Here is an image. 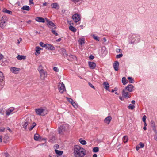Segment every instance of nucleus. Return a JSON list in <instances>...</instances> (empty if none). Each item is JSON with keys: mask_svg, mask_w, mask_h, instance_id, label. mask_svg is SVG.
<instances>
[{"mask_svg": "<svg viewBox=\"0 0 157 157\" xmlns=\"http://www.w3.org/2000/svg\"><path fill=\"white\" fill-rule=\"evenodd\" d=\"M74 153L75 157H83L86 155V151L80 146L76 145L74 147Z\"/></svg>", "mask_w": 157, "mask_h": 157, "instance_id": "f257e3e1", "label": "nucleus"}, {"mask_svg": "<svg viewBox=\"0 0 157 157\" xmlns=\"http://www.w3.org/2000/svg\"><path fill=\"white\" fill-rule=\"evenodd\" d=\"M62 51L63 52V55H64L65 56L67 57L68 60L71 61L76 59V58L75 56L73 55L70 54L68 55L66 52V50L64 48H62Z\"/></svg>", "mask_w": 157, "mask_h": 157, "instance_id": "f03ea898", "label": "nucleus"}, {"mask_svg": "<svg viewBox=\"0 0 157 157\" xmlns=\"http://www.w3.org/2000/svg\"><path fill=\"white\" fill-rule=\"evenodd\" d=\"M6 16H2L0 20V27L4 28L6 25Z\"/></svg>", "mask_w": 157, "mask_h": 157, "instance_id": "7ed1b4c3", "label": "nucleus"}, {"mask_svg": "<svg viewBox=\"0 0 157 157\" xmlns=\"http://www.w3.org/2000/svg\"><path fill=\"white\" fill-rule=\"evenodd\" d=\"M67 125H61L58 128L59 133L63 134L66 130L67 129Z\"/></svg>", "mask_w": 157, "mask_h": 157, "instance_id": "20e7f679", "label": "nucleus"}, {"mask_svg": "<svg viewBox=\"0 0 157 157\" xmlns=\"http://www.w3.org/2000/svg\"><path fill=\"white\" fill-rule=\"evenodd\" d=\"M72 18L75 23L78 22L81 19V16L78 13H75L73 15Z\"/></svg>", "mask_w": 157, "mask_h": 157, "instance_id": "39448f33", "label": "nucleus"}, {"mask_svg": "<svg viewBox=\"0 0 157 157\" xmlns=\"http://www.w3.org/2000/svg\"><path fill=\"white\" fill-rule=\"evenodd\" d=\"M35 112L36 114L39 115L44 116L45 114H44V112L45 110L43 109L42 108L35 109Z\"/></svg>", "mask_w": 157, "mask_h": 157, "instance_id": "423d86ee", "label": "nucleus"}, {"mask_svg": "<svg viewBox=\"0 0 157 157\" xmlns=\"http://www.w3.org/2000/svg\"><path fill=\"white\" fill-rule=\"evenodd\" d=\"M45 19L46 20V22H47V25H48L49 27L51 28H52V27H54V29H56V27L53 22L50 21L47 18H45Z\"/></svg>", "mask_w": 157, "mask_h": 157, "instance_id": "0eeeda50", "label": "nucleus"}, {"mask_svg": "<svg viewBox=\"0 0 157 157\" xmlns=\"http://www.w3.org/2000/svg\"><path fill=\"white\" fill-rule=\"evenodd\" d=\"M58 88L59 92L61 93H63L64 91H66L65 86L63 83H59L58 86Z\"/></svg>", "mask_w": 157, "mask_h": 157, "instance_id": "6e6552de", "label": "nucleus"}, {"mask_svg": "<svg viewBox=\"0 0 157 157\" xmlns=\"http://www.w3.org/2000/svg\"><path fill=\"white\" fill-rule=\"evenodd\" d=\"M136 35L135 34H131L129 35V43L133 44L135 42L136 39H135Z\"/></svg>", "mask_w": 157, "mask_h": 157, "instance_id": "1a4fd4ad", "label": "nucleus"}, {"mask_svg": "<svg viewBox=\"0 0 157 157\" xmlns=\"http://www.w3.org/2000/svg\"><path fill=\"white\" fill-rule=\"evenodd\" d=\"M101 56L104 57L107 53V51L106 50V48L105 46H103L102 47L101 49Z\"/></svg>", "mask_w": 157, "mask_h": 157, "instance_id": "9d476101", "label": "nucleus"}, {"mask_svg": "<svg viewBox=\"0 0 157 157\" xmlns=\"http://www.w3.org/2000/svg\"><path fill=\"white\" fill-rule=\"evenodd\" d=\"M122 94L123 97L124 98H128V86L123 90Z\"/></svg>", "mask_w": 157, "mask_h": 157, "instance_id": "9b49d317", "label": "nucleus"}, {"mask_svg": "<svg viewBox=\"0 0 157 157\" xmlns=\"http://www.w3.org/2000/svg\"><path fill=\"white\" fill-rule=\"evenodd\" d=\"M40 74V78L42 80L45 79V77L47 76V73L46 72H45L44 71L39 72Z\"/></svg>", "mask_w": 157, "mask_h": 157, "instance_id": "f8f14e48", "label": "nucleus"}, {"mask_svg": "<svg viewBox=\"0 0 157 157\" xmlns=\"http://www.w3.org/2000/svg\"><path fill=\"white\" fill-rule=\"evenodd\" d=\"M14 108L13 107H10L6 111V115L7 116H9L10 115L11 112H13L14 110Z\"/></svg>", "mask_w": 157, "mask_h": 157, "instance_id": "ddd939ff", "label": "nucleus"}, {"mask_svg": "<svg viewBox=\"0 0 157 157\" xmlns=\"http://www.w3.org/2000/svg\"><path fill=\"white\" fill-rule=\"evenodd\" d=\"M89 66L90 69H94L96 67V64L94 62L89 61L88 62Z\"/></svg>", "mask_w": 157, "mask_h": 157, "instance_id": "4468645a", "label": "nucleus"}, {"mask_svg": "<svg viewBox=\"0 0 157 157\" xmlns=\"http://www.w3.org/2000/svg\"><path fill=\"white\" fill-rule=\"evenodd\" d=\"M46 48L51 50H54L55 49V47L52 45L49 44H46Z\"/></svg>", "mask_w": 157, "mask_h": 157, "instance_id": "2eb2a0df", "label": "nucleus"}, {"mask_svg": "<svg viewBox=\"0 0 157 157\" xmlns=\"http://www.w3.org/2000/svg\"><path fill=\"white\" fill-rule=\"evenodd\" d=\"M119 66V63L117 61H116L114 63L113 65V67L114 70L116 71H117L118 70V68Z\"/></svg>", "mask_w": 157, "mask_h": 157, "instance_id": "dca6fc26", "label": "nucleus"}, {"mask_svg": "<svg viewBox=\"0 0 157 157\" xmlns=\"http://www.w3.org/2000/svg\"><path fill=\"white\" fill-rule=\"evenodd\" d=\"M111 119V117L110 116H108L104 120V122L105 123L109 124L110 123Z\"/></svg>", "mask_w": 157, "mask_h": 157, "instance_id": "f3484780", "label": "nucleus"}, {"mask_svg": "<svg viewBox=\"0 0 157 157\" xmlns=\"http://www.w3.org/2000/svg\"><path fill=\"white\" fill-rule=\"evenodd\" d=\"M103 85L104 86V87L107 90L110 92V91L109 89V84L107 82H103Z\"/></svg>", "mask_w": 157, "mask_h": 157, "instance_id": "a211bd4d", "label": "nucleus"}, {"mask_svg": "<svg viewBox=\"0 0 157 157\" xmlns=\"http://www.w3.org/2000/svg\"><path fill=\"white\" fill-rule=\"evenodd\" d=\"M35 20L38 22L44 23L45 20L42 17H37L35 18Z\"/></svg>", "mask_w": 157, "mask_h": 157, "instance_id": "6ab92c4d", "label": "nucleus"}, {"mask_svg": "<svg viewBox=\"0 0 157 157\" xmlns=\"http://www.w3.org/2000/svg\"><path fill=\"white\" fill-rule=\"evenodd\" d=\"M51 6L52 8L56 9L57 10H58L59 8V5L57 3H56L51 4Z\"/></svg>", "mask_w": 157, "mask_h": 157, "instance_id": "aec40b11", "label": "nucleus"}, {"mask_svg": "<svg viewBox=\"0 0 157 157\" xmlns=\"http://www.w3.org/2000/svg\"><path fill=\"white\" fill-rule=\"evenodd\" d=\"M134 90V87L132 84L128 85V91L132 92Z\"/></svg>", "mask_w": 157, "mask_h": 157, "instance_id": "412c9836", "label": "nucleus"}, {"mask_svg": "<svg viewBox=\"0 0 157 157\" xmlns=\"http://www.w3.org/2000/svg\"><path fill=\"white\" fill-rule=\"evenodd\" d=\"M17 58L19 60H25L26 59V56L23 55H18L17 57Z\"/></svg>", "mask_w": 157, "mask_h": 157, "instance_id": "4be33fe9", "label": "nucleus"}, {"mask_svg": "<svg viewBox=\"0 0 157 157\" xmlns=\"http://www.w3.org/2000/svg\"><path fill=\"white\" fill-rule=\"evenodd\" d=\"M11 71L13 72L14 73H16V71L19 70V69L18 68H17L15 67H13L11 68Z\"/></svg>", "mask_w": 157, "mask_h": 157, "instance_id": "5701e85b", "label": "nucleus"}, {"mask_svg": "<svg viewBox=\"0 0 157 157\" xmlns=\"http://www.w3.org/2000/svg\"><path fill=\"white\" fill-rule=\"evenodd\" d=\"M34 139L36 141L40 140V135L37 134H36L34 136Z\"/></svg>", "mask_w": 157, "mask_h": 157, "instance_id": "b1692460", "label": "nucleus"}, {"mask_svg": "<svg viewBox=\"0 0 157 157\" xmlns=\"http://www.w3.org/2000/svg\"><path fill=\"white\" fill-rule=\"evenodd\" d=\"M21 9L25 10L27 11H29L30 10V8L29 6L25 5L24 6L21 8Z\"/></svg>", "mask_w": 157, "mask_h": 157, "instance_id": "393cba45", "label": "nucleus"}, {"mask_svg": "<svg viewBox=\"0 0 157 157\" xmlns=\"http://www.w3.org/2000/svg\"><path fill=\"white\" fill-rule=\"evenodd\" d=\"M41 48L37 46L36 47V53H37L38 54H39L40 53Z\"/></svg>", "mask_w": 157, "mask_h": 157, "instance_id": "a878e982", "label": "nucleus"}, {"mask_svg": "<svg viewBox=\"0 0 157 157\" xmlns=\"http://www.w3.org/2000/svg\"><path fill=\"white\" fill-rule=\"evenodd\" d=\"M69 29L70 30L72 31L73 32H75L76 31V28L71 25H70L69 26Z\"/></svg>", "mask_w": 157, "mask_h": 157, "instance_id": "bb28decb", "label": "nucleus"}, {"mask_svg": "<svg viewBox=\"0 0 157 157\" xmlns=\"http://www.w3.org/2000/svg\"><path fill=\"white\" fill-rule=\"evenodd\" d=\"M55 153L59 156L61 155L63 153V152L62 151H60L58 150L55 149Z\"/></svg>", "mask_w": 157, "mask_h": 157, "instance_id": "cd10ccee", "label": "nucleus"}, {"mask_svg": "<svg viewBox=\"0 0 157 157\" xmlns=\"http://www.w3.org/2000/svg\"><path fill=\"white\" fill-rule=\"evenodd\" d=\"M3 12L9 14H10L11 15L12 14V11H10L7 9H3Z\"/></svg>", "mask_w": 157, "mask_h": 157, "instance_id": "c85d7f7f", "label": "nucleus"}, {"mask_svg": "<svg viewBox=\"0 0 157 157\" xmlns=\"http://www.w3.org/2000/svg\"><path fill=\"white\" fill-rule=\"evenodd\" d=\"M79 141L82 145H86L87 143L86 142L85 140H83L82 138L79 139Z\"/></svg>", "mask_w": 157, "mask_h": 157, "instance_id": "c756f323", "label": "nucleus"}, {"mask_svg": "<svg viewBox=\"0 0 157 157\" xmlns=\"http://www.w3.org/2000/svg\"><path fill=\"white\" fill-rule=\"evenodd\" d=\"M85 40L84 38L80 39L79 40V42L80 44L81 45H82L85 43Z\"/></svg>", "mask_w": 157, "mask_h": 157, "instance_id": "7c9ffc66", "label": "nucleus"}, {"mask_svg": "<svg viewBox=\"0 0 157 157\" xmlns=\"http://www.w3.org/2000/svg\"><path fill=\"white\" fill-rule=\"evenodd\" d=\"M128 82L133 83L135 82L134 78L131 77H128Z\"/></svg>", "mask_w": 157, "mask_h": 157, "instance_id": "2f4dec72", "label": "nucleus"}, {"mask_svg": "<svg viewBox=\"0 0 157 157\" xmlns=\"http://www.w3.org/2000/svg\"><path fill=\"white\" fill-rule=\"evenodd\" d=\"M122 82L123 84L124 85H125L127 83V80L125 77H123L122 78Z\"/></svg>", "mask_w": 157, "mask_h": 157, "instance_id": "473e14b6", "label": "nucleus"}, {"mask_svg": "<svg viewBox=\"0 0 157 157\" xmlns=\"http://www.w3.org/2000/svg\"><path fill=\"white\" fill-rule=\"evenodd\" d=\"M135 108V106L134 105L130 104L128 106V108L129 109H130L132 110L134 109Z\"/></svg>", "mask_w": 157, "mask_h": 157, "instance_id": "72a5a7b5", "label": "nucleus"}, {"mask_svg": "<svg viewBox=\"0 0 157 157\" xmlns=\"http://www.w3.org/2000/svg\"><path fill=\"white\" fill-rule=\"evenodd\" d=\"M29 124V122H26L25 123L24 125H23V127L25 130L27 129V125Z\"/></svg>", "mask_w": 157, "mask_h": 157, "instance_id": "f704fd0d", "label": "nucleus"}, {"mask_svg": "<svg viewBox=\"0 0 157 157\" xmlns=\"http://www.w3.org/2000/svg\"><path fill=\"white\" fill-rule=\"evenodd\" d=\"M4 76L2 72L0 71V82H1L4 79Z\"/></svg>", "mask_w": 157, "mask_h": 157, "instance_id": "c9c22d12", "label": "nucleus"}, {"mask_svg": "<svg viewBox=\"0 0 157 157\" xmlns=\"http://www.w3.org/2000/svg\"><path fill=\"white\" fill-rule=\"evenodd\" d=\"M122 140L124 143H126L128 142V136H124Z\"/></svg>", "mask_w": 157, "mask_h": 157, "instance_id": "e433bc0d", "label": "nucleus"}, {"mask_svg": "<svg viewBox=\"0 0 157 157\" xmlns=\"http://www.w3.org/2000/svg\"><path fill=\"white\" fill-rule=\"evenodd\" d=\"M36 124L35 122H33L32 124V125L30 126V127L29 128V131H31L33 128L36 126Z\"/></svg>", "mask_w": 157, "mask_h": 157, "instance_id": "4c0bfd02", "label": "nucleus"}, {"mask_svg": "<svg viewBox=\"0 0 157 157\" xmlns=\"http://www.w3.org/2000/svg\"><path fill=\"white\" fill-rule=\"evenodd\" d=\"M38 70L39 72L44 71L43 69V67L42 65H40L39 66Z\"/></svg>", "mask_w": 157, "mask_h": 157, "instance_id": "58836bf2", "label": "nucleus"}, {"mask_svg": "<svg viewBox=\"0 0 157 157\" xmlns=\"http://www.w3.org/2000/svg\"><path fill=\"white\" fill-rule=\"evenodd\" d=\"M55 140V137L54 136H52L50 139L49 142H53Z\"/></svg>", "mask_w": 157, "mask_h": 157, "instance_id": "ea45409f", "label": "nucleus"}, {"mask_svg": "<svg viewBox=\"0 0 157 157\" xmlns=\"http://www.w3.org/2000/svg\"><path fill=\"white\" fill-rule=\"evenodd\" d=\"M72 105L74 108L75 109H77L78 107V105L76 104L75 102H73L72 104Z\"/></svg>", "mask_w": 157, "mask_h": 157, "instance_id": "a19ab883", "label": "nucleus"}, {"mask_svg": "<svg viewBox=\"0 0 157 157\" xmlns=\"http://www.w3.org/2000/svg\"><path fill=\"white\" fill-rule=\"evenodd\" d=\"M99 151V148L98 147H94L93 149V152H97Z\"/></svg>", "mask_w": 157, "mask_h": 157, "instance_id": "79ce46f5", "label": "nucleus"}, {"mask_svg": "<svg viewBox=\"0 0 157 157\" xmlns=\"http://www.w3.org/2000/svg\"><path fill=\"white\" fill-rule=\"evenodd\" d=\"M66 98L68 101L71 104L74 102L73 100L72 99L68 97H67Z\"/></svg>", "mask_w": 157, "mask_h": 157, "instance_id": "37998d69", "label": "nucleus"}, {"mask_svg": "<svg viewBox=\"0 0 157 157\" xmlns=\"http://www.w3.org/2000/svg\"><path fill=\"white\" fill-rule=\"evenodd\" d=\"M40 45L42 47H46V44H44L43 42H40Z\"/></svg>", "mask_w": 157, "mask_h": 157, "instance_id": "c03bdc74", "label": "nucleus"}, {"mask_svg": "<svg viewBox=\"0 0 157 157\" xmlns=\"http://www.w3.org/2000/svg\"><path fill=\"white\" fill-rule=\"evenodd\" d=\"M151 125L152 128L155 127V122L153 121H151Z\"/></svg>", "mask_w": 157, "mask_h": 157, "instance_id": "a18cd8bd", "label": "nucleus"}, {"mask_svg": "<svg viewBox=\"0 0 157 157\" xmlns=\"http://www.w3.org/2000/svg\"><path fill=\"white\" fill-rule=\"evenodd\" d=\"M123 56V54H122V53H121L120 54H119L118 55H117L116 56V58H121V57H122Z\"/></svg>", "mask_w": 157, "mask_h": 157, "instance_id": "49530a36", "label": "nucleus"}, {"mask_svg": "<svg viewBox=\"0 0 157 157\" xmlns=\"http://www.w3.org/2000/svg\"><path fill=\"white\" fill-rule=\"evenodd\" d=\"M51 31L52 32V33L54 35H55L56 36H57L58 35V33H57L56 32V31L53 30V29H52L51 30Z\"/></svg>", "mask_w": 157, "mask_h": 157, "instance_id": "de8ad7c7", "label": "nucleus"}, {"mask_svg": "<svg viewBox=\"0 0 157 157\" xmlns=\"http://www.w3.org/2000/svg\"><path fill=\"white\" fill-rule=\"evenodd\" d=\"M53 69L54 71L57 72H58L59 71V70L57 67H53Z\"/></svg>", "mask_w": 157, "mask_h": 157, "instance_id": "09e8293b", "label": "nucleus"}, {"mask_svg": "<svg viewBox=\"0 0 157 157\" xmlns=\"http://www.w3.org/2000/svg\"><path fill=\"white\" fill-rule=\"evenodd\" d=\"M93 36L94 38L96 40L98 41H99V38L97 36H95L94 35H93Z\"/></svg>", "mask_w": 157, "mask_h": 157, "instance_id": "8fccbe9b", "label": "nucleus"}, {"mask_svg": "<svg viewBox=\"0 0 157 157\" xmlns=\"http://www.w3.org/2000/svg\"><path fill=\"white\" fill-rule=\"evenodd\" d=\"M147 118V117L146 115H144L143 116V117L142 118L143 121L144 122H146V119Z\"/></svg>", "mask_w": 157, "mask_h": 157, "instance_id": "3c124183", "label": "nucleus"}, {"mask_svg": "<svg viewBox=\"0 0 157 157\" xmlns=\"http://www.w3.org/2000/svg\"><path fill=\"white\" fill-rule=\"evenodd\" d=\"M139 145L140 146V148H142L144 146V144L142 143V142H140L139 144Z\"/></svg>", "mask_w": 157, "mask_h": 157, "instance_id": "603ef678", "label": "nucleus"}, {"mask_svg": "<svg viewBox=\"0 0 157 157\" xmlns=\"http://www.w3.org/2000/svg\"><path fill=\"white\" fill-rule=\"evenodd\" d=\"M89 86L91 88H93L94 89H95L94 86L90 83L89 82L88 83Z\"/></svg>", "mask_w": 157, "mask_h": 157, "instance_id": "864d4df0", "label": "nucleus"}, {"mask_svg": "<svg viewBox=\"0 0 157 157\" xmlns=\"http://www.w3.org/2000/svg\"><path fill=\"white\" fill-rule=\"evenodd\" d=\"M94 56L93 55H90L89 57V59L90 60H92L94 59Z\"/></svg>", "mask_w": 157, "mask_h": 157, "instance_id": "5fc2aeb1", "label": "nucleus"}, {"mask_svg": "<svg viewBox=\"0 0 157 157\" xmlns=\"http://www.w3.org/2000/svg\"><path fill=\"white\" fill-rule=\"evenodd\" d=\"M152 128L153 130L155 132V133H156V132H157V129H156L155 126Z\"/></svg>", "mask_w": 157, "mask_h": 157, "instance_id": "6e6d98bb", "label": "nucleus"}, {"mask_svg": "<svg viewBox=\"0 0 157 157\" xmlns=\"http://www.w3.org/2000/svg\"><path fill=\"white\" fill-rule=\"evenodd\" d=\"M121 50L120 49L117 48L116 49V52L117 53L120 52H121Z\"/></svg>", "mask_w": 157, "mask_h": 157, "instance_id": "4d7b16f0", "label": "nucleus"}, {"mask_svg": "<svg viewBox=\"0 0 157 157\" xmlns=\"http://www.w3.org/2000/svg\"><path fill=\"white\" fill-rule=\"evenodd\" d=\"M5 128L3 127L0 128V131L1 132H4L5 130Z\"/></svg>", "mask_w": 157, "mask_h": 157, "instance_id": "13d9d810", "label": "nucleus"}, {"mask_svg": "<svg viewBox=\"0 0 157 157\" xmlns=\"http://www.w3.org/2000/svg\"><path fill=\"white\" fill-rule=\"evenodd\" d=\"M155 134L154 136V139L155 140L157 141V132H156V133Z\"/></svg>", "mask_w": 157, "mask_h": 157, "instance_id": "bf43d9fd", "label": "nucleus"}, {"mask_svg": "<svg viewBox=\"0 0 157 157\" xmlns=\"http://www.w3.org/2000/svg\"><path fill=\"white\" fill-rule=\"evenodd\" d=\"M3 55L2 54H0V60L2 59H3Z\"/></svg>", "mask_w": 157, "mask_h": 157, "instance_id": "052dcab7", "label": "nucleus"}, {"mask_svg": "<svg viewBox=\"0 0 157 157\" xmlns=\"http://www.w3.org/2000/svg\"><path fill=\"white\" fill-rule=\"evenodd\" d=\"M5 157H9L10 156L9 155L8 153H5Z\"/></svg>", "mask_w": 157, "mask_h": 157, "instance_id": "680f3d73", "label": "nucleus"}, {"mask_svg": "<svg viewBox=\"0 0 157 157\" xmlns=\"http://www.w3.org/2000/svg\"><path fill=\"white\" fill-rule=\"evenodd\" d=\"M2 140V136H0V142H1Z\"/></svg>", "mask_w": 157, "mask_h": 157, "instance_id": "e2e57ef3", "label": "nucleus"}, {"mask_svg": "<svg viewBox=\"0 0 157 157\" xmlns=\"http://www.w3.org/2000/svg\"><path fill=\"white\" fill-rule=\"evenodd\" d=\"M61 38H59V39L56 40V41L57 42H60L61 41Z\"/></svg>", "mask_w": 157, "mask_h": 157, "instance_id": "0e129e2a", "label": "nucleus"}, {"mask_svg": "<svg viewBox=\"0 0 157 157\" xmlns=\"http://www.w3.org/2000/svg\"><path fill=\"white\" fill-rule=\"evenodd\" d=\"M119 99L121 100H123L124 99L123 97L120 96L119 97Z\"/></svg>", "mask_w": 157, "mask_h": 157, "instance_id": "69168bd1", "label": "nucleus"}, {"mask_svg": "<svg viewBox=\"0 0 157 157\" xmlns=\"http://www.w3.org/2000/svg\"><path fill=\"white\" fill-rule=\"evenodd\" d=\"M131 102H132V104H133V105H134V104L135 103V101L134 100H132V101Z\"/></svg>", "mask_w": 157, "mask_h": 157, "instance_id": "338daca9", "label": "nucleus"}, {"mask_svg": "<svg viewBox=\"0 0 157 157\" xmlns=\"http://www.w3.org/2000/svg\"><path fill=\"white\" fill-rule=\"evenodd\" d=\"M97 155L96 154H94L93 155V157H97Z\"/></svg>", "mask_w": 157, "mask_h": 157, "instance_id": "774afa93", "label": "nucleus"}]
</instances>
